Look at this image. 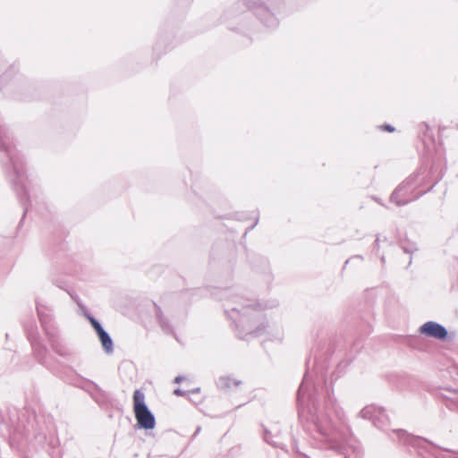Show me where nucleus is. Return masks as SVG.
Here are the masks:
<instances>
[{
    "instance_id": "f257e3e1",
    "label": "nucleus",
    "mask_w": 458,
    "mask_h": 458,
    "mask_svg": "<svg viewBox=\"0 0 458 458\" xmlns=\"http://www.w3.org/2000/svg\"><path fill=\"white\" fill-rule=\"evenodd\" d=\"M297 402L299 416L314 425L317 438L325 448L343 452L344 445L353 446L352 434L344 409L330 394L327 396L326 405L318 406L311 398L307 376L298 389Z\"/></svg>"
},
{
    "instance_id": "f03ea898",
    "label": "nucleus",
    "mask_w": 458,
    "mask_h": 458,
    "mask_svg": "<svg viewBox=\"0 0 458 458\" xmlns=\"http://www.w3.org/2000/svg\"><path fill=\"white\" fill-rule=\"evenodd\" d=\"M230 297L225 313L236 324L238 337L245 339L248 335L252 337L262 335L266 329L265 318L254 308L255 302L239 295Z\"/></svg>"
},
{
    "instance_id": "7ed1b4c3",
    "label": "nucleus",
    "mask_w": 458,
    "mask_h": 458,
    "mask_svg": "<svg viewBox=\"0 0 458 458\" xmlns=\"http://www.w3.org/2000/svg\"><path fill=\"white\" fill-rule=\"evenodd\" d=\"M0 150L6 155L12 165L15 175V179H13V184L15 187L21 186L26 195L27 191L24 185L25 176L21 158L12 146L9 131L2 124H0Z\"/></svg>"
},
{
    "instance_id": "20e7f679",
    "label": "nucleus",
    "mask_w": 458,
    "mask_h": 458,
    "mask_svg": "<svg viewBox=\"0 0 458 458\" xmlns=\"http://www.w3.org/2000/svg\"><path fill=\"white\" fill-rule=\"evenodd\" d=\"M133 411L140 428L148 430L155 428V416L147 406L145 394L140 389H137L133 393Z\"/></svg>"
},
{
    "instance_id": "39448f33",
    "label": "nucleus",
    "mask_w": 458,
    "mask_h": 458,
    "mask_svg": "<svg viewBox=\"0 0 458 458\" xmlns=\"http://www.w3.org/2000/svg\"><path fill=\"white\" fill-rule=\"evenodd\" d=\"M419 174H412L403 182L391 194V202L397 206H404L409 202L417 199L425 191L419 192L413 195L415 183Z\"/></svg>"
},
{
    "instance_id": "423d86ee",
    "label": "nucleus",
    "mask_w": 458,
    "mask_h": 458,
    "mask_svg": "<svg viewBox=\"0 0 458 458\" xmlns=\"http://www.w3.org/2000/svg\"><path fill=\"white\" fill-rule=\"evenodd\" d=\"M360 416L365 420H369L375 427L380 429H384L388 425V417L381 407L366 406L360 411Z\"/></svg>"
},
{
    "instance_id": "0eeeda50",
    "label": "nucleus",
    "mask_w": 458,
    "mask_h": 458,
    "mask_svg": "<svg viewBox=\"0 0 458 458\" xmlns=\"http://www.w3.org/2000/svg\"><path fill=\"white\" fill-rule=\"evenodd\" d=\"M248 8L253 10L259 19L267 27L273 28L278 24L277 19L259 0H243Z\"/></svg>"
},
{
    "instance_id": "6e6552de",
    "label": "nucleus",
    "mask_w": 458,
    "mask_h": 458,
    "mask_svg": "<svg viewBox=\"0 0 458 458\" xmlns=\"http://www.w3.org/2000/svg\"><path fill=\"white\" fill-rule=\"evenodd\" d=\"M420 332L427 336L434 337L438 340H445L447 336L446 328L434 321H428L423 324Z\"/></svg>"
},
{
    "instance_id": "1a4fd4ad",
    "label": "nucleus",
    "mask_w": 458,
    "mask_h": 458,
    "mask_svg": "<svg viewBox=\"0 0 458 458\" xmlns=\"http://www.w3.org/2000/svg\"><path fill=\"white\" fill-rule=\"evenodd\" d=\"M37 312L47 335H49L55 333V329L51 327L50 310L37 301Z\"/></svg>"
},
{
    "instance_id": "9d476101",
    "label": "nucleus",
    "mask_w": 458,
    "mask_h": 458,
    "mask_svg": "<svg viewBox=\"0 0 458 458\" xmlns=\"http://www.w3.org/2000/svg\"><path fill=\"white\" fill-rule=\"evenodd\" d=\"M49 341L51 344V346L55 353H57L60 356L63 357H70L72 356V351L67 348L66 346L63 345L56 337V333H53L52 335H49Z\"/></svg>"
},
{
    "instance_id": "9b49d317",
    "label": "nucleus",
    "mask_w": 458,
    "mask_h": 458,
    "mask_svg": "<svg viewBox=\"0 0 458 458\" xmlns=\"http://www.w3.org/2000/svg\"><path fill=\"white\" fill-rule=\"evenodd\" d=\"M442 397L450 410H458V389H445Z\"/></svg>"
},
{
    "instance_id": "f8f14e48",
    "label": "nucleus",
    "mask_w": 458,
    "mask_h": 458,
    "mask_svg": "<svg viewBox=\"0 0 458 458\" xmlns=\"http://www.w3.org/2000/svg\"><path fill=\"white\" fill-rule=\"evenodd\" d=\"M106 353L114 352V343L109 334L104 329L97 334Z\"/></svg>"
},
{
    "instance_id": "ddd939ff",
    "label": "nucleus",
    "mask_w": 458,
    "mask_h": 458,
    "mask_svg": "<svg viewBox=\"0 0 458 458\" xmlns=\"http://www.w3.org/2000/svg\"><path fill=\"white\" fill-rule=\"evenodd\" d=\"M393 433L395 434L398 439L405 445H415L417 442L420 441V438L409 435L405 430L403 429H394L393 430Z\"/></svg>"
},
{
    "instance_id": "4468645a",
    "label": "nucleus",
    "mask_w": 458,
    "mask_h": 458,
    "mask_svg": "<svg viewBox=\"0 0 458 458\" xmlns=\"http://www.w3.org/2000/svg\"><path fill=\"white\" fill-rule=\"evenodd\" d=\"M155 306H156V316L157 318V320H158V323H159L161 328L163 329V331L165 334H173V328H172L171 325L169 324L168 319L164 316L161 309L157 305H155Z\"/></svg>"
},
{
    "instance_id": "2eb2a0df",
    "label": "nucleus",
    "mask_w": 458,
    "mask_h": 458,
    "mask_svg": "<svg viewBox=\"0 0 458 458\" xmlns=\"http://www.w3.org/2000/svg\"><path fill=\"white\" fill-rule=\"evenodd\" d=\"M241 381L234 379L231 377H221L217 381V386L221 389H229L232 387H236L241 385Z\"/></svg>"
},
{
    "instance_id": "dca6fc26",
    "label": "nucleus",
    "mask_w": 458,
    "mask_h": 458,
    "mask_svg": "<svg viewBox=\"0 0 458 458\" xmlns=\"http://www.w3.org/2000/svg\"><path fill=\"white\" fill-rule=\"evenodd\" d=\"M401 248L405 253L408 254H412L414 251L417 250L415 243L410 242H402Z\"/></svg>"
},
{
    "instance_id": "f3484780",
    "label": "nucleus",
    "mask_w": 458,
    "mask_h": 458,
    "mask_svg": "<svg viewBox=\"0 0 458 458\" xmlns=\"http://www.w3.org/2000/svg\"><path fill=\"white\" fill-rule=\"evenodd\" d=\"M86 317L89 319V321L90 322L92 327L95 329L97 334L99 333L100 331L104 330L101 324L94 317H92L89 314H86Z\"/></svg>"
},
{
    "instance_id": "a211bd4d",
    "label": "nucleus",
    "mask_w": 458,
    "mask_h": 458,
    "mask_svg": "<svg viewBox=\"0 0 458 458\" xmlns=\"http://www.w3.org/2000/svg\"><path fill=\"white\" fill-rule=\"evenodd\" d=\"M447 456L443 458H458V452L457 451H451L446 450Z\"/></svg>"
},
{
    "instance_id": "6ab92c4d",
    "label": "nucleus",
    "mask_w": 458,
    "mask_h": 458,
    "mask_svg": "<svg viewBox=\"0 0 458 458\" xmlns=\"http://www.w3.org/2000/svg\"><path fill=\"white\" fill-rule=\"evenodd\" d=\"M174 394L177 396H184L186 394V392L180 388H176L174 389Z\"/></svg>"
},
{
    "instance_id": "aec40b11",
    "label": "nucleus",
    "mask_w": 458,
    "mask_h": 458,
    "mask_svg": "<svg viewBox=\"0 0 458 458\" xmlns=\"http://www.w3.org/2000/svg\"><path fill=\"white\" fill-rule=\"evenodd\" d=\"M183 380H184V377H182V376H177V377L174 378V383L179 384V383H181V382H182V381H183Z\"/></svg>"
},
{
    "instance_id": "412c9836",
    "label": "nucleus",
    "mask_w": 458,
    "mask_h": 458,
    "mask_svg": "<svg viewBox=\"0 0 458 458\" xmlns=\"http://www.w3.org/2000/svg\"><path fill=\"white\" fill-rule=\"evenodd\" d=\"M384 129H385L386 131H390V132H392V131H394V128L392 125H390V124H386V125H385Z\"/></svg>"
},
{
    "instance_id": "4be33fe9",
    "label": "nucleus",
    "mask_w": 458,
    "mask_h": 458,
    "mask_svg": "<svg viewBox=\"0 0 458 458\" xmlns=\"http://www.w3.org/2000/svg\"><path fill=\"white\" fill-rule=\"evenodd\" d=\"M265 440H266L267 443H269V444H271V445H275V446H277V445H276V444H275V443H273V442H271V441H270V439H269V435H268V433H267V432L265 434Z\"/></svg>"
},
{
    "instance_id": "5701e85b",
    "label": "nucleus",
    "mask_w": 458,
    "mask_h": 458,
    "mask_svg": "<svg viewBox=\"0 0 458 458\" xmlns=\"http://www.w3.org/2000/svg\"><path fill=\"white\" fill-rule=\"evenodd\" d=\"M32 347L37 350V347H36V344L34 343H32Z\"/></svg>"
},
{
    "instance_id": "b1692460",
    "label": "nucleus",
    "mask_w": 458,
    "mask_h": 458,
    "mask_svg": "<svg viewBox=\"0 0 458 458\" xmlns=\"http://www.w3.org/2000/svg\"><path fill=\"white\" fill-rule=\"evenodd\" d=\"M199 388H196V389H194L192 392H194V393L196 392V393H197V392H199Z\"/></svg>"
},
{
    "instance_id": "393cba45",
    "label": "nucleus",
    "mask_w": 458,
    "mask_h": 458,
    "mask_svg": "<svg viewBox=\"0 0 458 458\" xmlns=\"http://www.w3.org/2000/svg\"><path fill=\"white\" fill-rule=\"evenodd\" d=\"M381 260H382L383 263L385 262V257L384 256L381 258Z\"/></svg>"
},
{
    "instance_id": "a878e982",
    "label": "nucleus",
    "mask_w": 458,
    "mask_h": 458,
    "mask_svg": "<svg viewBox=\"0 0 458 458\" xmlns=\"http://www.w3.org/2000/svg\"><path fill=\"white\" fill-rule=\"evenodd\" d=\"M378 242H379V238L377 237V238L376 239V243H378Z\"/></svg>"
}]
</instances>
